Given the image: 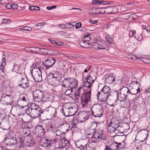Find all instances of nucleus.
Returning <instances> with one entry per match:
<instances>
[{
	"instance_id": "obj_33",
	"label": "nucleus",
	"mask_w": 150,
	"mask_h": 150,
	"mask_svg": "<svg viewBox=\"0 0 150 150\" xmlns=\"http://www.w3.org/2000/svg\"><path fill=\"white\" fill-rule=\"evenodd\" d=\"M91 80L89 78L85 79L84 81H85L84 84L85 87L90 88L92 85V83L94 81L92 80V82H91Z\"/></svg>"
},
{
	"instance_id": "obj_34",
	"label": "nucleus",
	"mask_w": 150,
	"mask_h": 150,
	"mask_svg": "<svg viewBox=\"0 0 150 150\" xmlns=\"http://www.w3.org/2000/svg\"><path fill=\"white\" fill-rule=\"evenodd\" d=\"M12 72H14L16 73H19L21 72L20 67L17 64L13 65V68L12 69Z\"/></svg>"
},
{
	"instance_id": "obj_32",
	"label": "nucleus",
	"mask_w": 150,
	"mask_h": 150,
	"mask_svg": "<svg viewBox=\"0 0 150 150\" xmlns=\"http://www.w3.org/2000/svg\"><path fill=\"white\" fill-rule=\"evenodd\" d=\"M79 44L82 47L88 48L90 47V44L87 42L83 40L79 42Z\"/></svg>"
},
{
	"instance_id": "obj_42",
	"label": "nucleus",
	"mask_w": 150,
	"mask_h": 150,
	"mask_svg": "<svg viewBox=\"0 0 150 150\" xmlns=\"http://www.w3.org/2000/svg\"><path fill=\"white\" fill-rule=\"evenodd\" d=\"M11 23V21L9 19H3L2 21L0 23V25L4 24H9Z\"/></svg>"
},
{
	"instance_id": "obj_44",
	"label": "nucleus",
	"mask_w": 150,
	"mask_h": 150,
	"mask_svg": "<svg viewBox=\"0 0 150 150\" xmlns=\"http://www.w3.org/2000/svg\"><path fill=\"white\" fill-rule=\"evenodd\" d=\"M55 133L56 135L57 136H62L63 135V136H64V135L65 134V133L64 132H62L59 130L57 129Z\"/></svg>"
},
{
	"instance_id": "obj_10",
	"label": "nucleus",
	"mask_w": 150,
	"mask_h": 150,
	"mask_svg": "<svg viewBox=\"0 0 150 150\" xmlns=\"http://www.w3.org/2000/svg\"><path fill=\"white\" fill-rule=\"evenodd\" d=\"M55 59L54 58L50 57L45 60L43 64L46 69H48L52 66L55 63Z\"/></svg>"
},
{
	"instance_id": "obj_46",
	"label": "nucleus",
	"mask_w": 150,
	"mask_h": 150,
	"mask_svg": "<svg viewBox=\"0 0 150 150\" xmlns=\"http://www.w3.org/2000/svg\"><path fill=\"white\" fill-rule=\"evenodd\" d=\"M31 52L36 54L38 53V51L40 50L38 47H31Z\"/></svg>"
},
{
	"instance_id": "obj_61",
	"label": "nucleus",
	"mask_w": 150,
	"mask_h": 150,
	"mask_svg": "<svg viewBox=\"0 0 150 150\" xmlns=\"http://www.w3.org/2000/svg\"><path fill=\"white\" fill-rule=\"evenodd\" d=\"M31 47H26L25 48V50L26 51L29 52H31Z\"/></svg>"
},
{
	"instance_id": "obj_59",
	"label": "nucleus",
	"mask_w": 150,
	"mask_h": 150,
	"mask_svg": "<svg viewBox=\"0 0 150 150\" xmlns=\"http://www.w3.org/2000/svg\"><path fill=\"white\" fill-rule=\"evenodd\" d=\"M86 146V145H80L79 146H78V147H79L81 149L83 150L85 149V147Z\"/></svg>"
},
{
	"instance_id": "obj_16",
	"label": "nucleus",
	"mask_w": 150,
	"mask_h": 150,
	"mask_svg": "<svg viewBox=\"0 0 150 150\" xmlns=\"http://www.w3.org/2000/svg\"><path fill=\"white\" fill-rule=\"evenodd\" d=\"M109 95L104 94L103 92H98L97 95L98 99L100 102H105L107 101Z\"/></svg>"
},
{
	"instance_id": "obj_45",
	"label": "nucleus",
	"mask_w": 150,
	"mask_h": 150,
	"mask_svg": "<svg viewBox=\"0 0 150 150\" xmlns=\"http://www.w3.org/2000/svg\"><path fill=\"white\" fill-rule=\"evenodd\" d=\"M49 130L50 131H52L54 132H55L57 130L56 127L52 125H50L48 128Z\"/></svg>"
},
{
	"instance_id": "obj_54",
	"label": "nucleus",
	"mask_w": 150,
	"mask_h": 150,
	"mask_svg": "<svg viewBox=\"0 0 150 150\" xmlns=\"http://www.w3.org/2000/svg\"><path fill=\"white\" fill-rule=\"evenodd\" d=\"M52 51H53V50L51 49H47L46 54L50 55H52V54H53Z\"/></svg>"
},
{
	"instance_id": "obj_14",
	"label": "nucleus",
	"mask_w": 150,
	"mask_h": 150,
	"mask_svg": "<svg viewBox=\"0 0 150 150\" xmlns=\"http://www.w3.org/2000/svg\"><path fill=\"white\" fill-rule=\"evenodd\" d=\"M56 142V140L55 139L52 140L47 139L41 141L40 142V144L43 147H48L53 146V143Z\"/></svg>"
},
{
	"instance_id": "obj_40",
	"label": "nucleus",
	"mask_w": 150,
	"mask_h": 150,
	"mask_svg": "<svg viewBox=\"0 0 150 150\" xmlns=\"http://www.w3.org/2000/svg\"><path fill=\"white\" fill-rule=\"evenodd\" d=\"M115 78L113 76H110L106 79V81L108 83H111L115 81Z\"/></svg>"
},
{
	"instance_id": "obj_17",
	"label": "nucleus",
	"mask_w": 150,
	"mask_h": 150,
	"mask_svg": "<svg viewBox=\"0 0 150 150\" xmlns=\"http://www.w3.org/2000/svg\"><path fill=\"white\" fill-rule=\"evenodd\" d=\"M46 113L47 115L50 117L56 116V109L51 106H49L46 109Z\"/></svg>"
},
{
	"instance_id": "obj_7",
	"label": "nucleus",
	"mask_w": 150,
	"mask_h": 150,
	"mask_svg": "<svg viewBox=\"0 0 150 150\" xmlns=\"http://www.w3.org/2000/svg\"><path fill=\"white\" fill-rule=\"evenodd\" d=\"M0 100L4 104L9 105L14 101L13 96V95H8L4 93L1 95Z\"/></svg>"
},
{
	"instance_id": "obj_2",
	"label": "nucleus",
	"mask_w": 150,
	"mask_h": 150,
	"mask_svg": "<svg viewBox=\"0 0 150 150\" xmlns=\"http://www.w3.org/2000/svg\"><path fill=\"white\" fill-rule=\"evenodd\" d=\"M3 142L7 145L12 146L15 145L17 142V139L14 132L9 131L3 141Z\"/></svg>"
},
{
	"instance_id": "obj_57",
	"label": "nucleus",
	"mask_w": 150,
	"mask_h": 150,
	"mask_svg": "<svg viewBox=\"0 0 150 150\" xmlns=\"http://www.w3.org/2000/svg\"><path fill=\"white\" fill-rule=\"evenodd\" d=\"M11 7L12 8H13L14 9H17L18 8V6L17 4H11Z\"/></svg>"
},
{
	"instance_id": "obj_1",
	"label": "nucleus",
	"mask_w": 150,
	"mask_h": 150,
	"mask_svg": "<svg viewBox=\"0 0 150 150\" xmlns=\"http://www.w3.org/2000/svg\"><path fill=\"white\" fill-rule=\"evenodd\" d=\"M43 112L40 107L34 103H32L30 106H28L26 111V114L33 118L40 117Z\"/></svg>"
},
{
	"instance_id": "obj_43",
	"label": "nucleus",
	"mask_w": 150,
	"mask_h": 150,
	"mask_svg": "<svg viewBox=\"0 0 150 150\" xmlns=\"http://www.w3.org/2000/svg\"><path fill=\"white\" fill-rule=\"evenodd\" d=\"M29 8L31 11H39L40 9V8L39 7L34 6H29Z\"/></svg>"
},
{
	"instance_id": "obj_30",
	"label": "nucleus",
	"mask_w": 150,
	"mask_h": 150,
	"mask_svg": "<svg viewBox=\"0 0 150 150\" xmlns=\"http://www.w3.org/2000/svg\"><path fill=\"white\" fill-rule=\"evenodd\" d=\"M20 99L21 100L23 101L24 103H26V105L28 104V98L27 94H23L20 95Z\"/></svg>"
},
{
	"instance_id": "obj_50",
	"label": "nucleus",
	"mask_w": 150,
	"mask_h": 150,
	"mask_svg": "<svg viewBox=\"0 0 150 150\" xmlns=\"http://www.w3.org/2000/svg\"><path fill=\"white\" fill-rule=\"evenodd\" d=\"M47 49L45 48L40 49V52L42 54H46Z\"/></svg>"
},
{
	"instance_id": "obj_19",
	"label": "nucleus",
	"mask_w": 150,
	"mask_h": 150,
	"mask_svg": "<svg viewBox=\"0 0 150 150\" xmlns=\"http://www.w3.org/2000/svg\"><path fill=\"white\" fill-rule=\"evenodd\" d=\"M105 12L107 14L115 13L118 12V9L115 6H107L105 7Z\"/></svg>"
},
{
	"instance_id": "obj_26",
	"label": "nucleus",
	"mask_w": 150,
	"mask_h": 150,
	"mask_svg": "<svg viewBox=\"0 0 150 150\" xmlns=\"http://www.w3.org/2000/svg\"><path fill=\"white\" fill-rule=\"evenodd\" d=\"M117 144L116 142L112 143L110 146L107 145L105 149V150H118Z\"/></svg>"
},
{
	"instance_id": "obj_60",
	"label": "nucleus",
	"mask_w": 150,
	"mask_h": 150,
	"mask_svg": "<svg viewBox=\"0 0 150 150\" xmlns=\"http://www.w3.org/2000/svg\"><path fill=\"white\" fill-rule=\"evenodd\" d=\"M117 144V148L118 149V150H123V146L121 144V145H118Z\"/></svg>"
},
{
	"instance_id": "obj_48",
	"label": "nucleus",
	"mask_w": 150,
	"mask_h": 150,
	"mask_svg": "<svg viewBox=\"0 0 150 150\" xmlns=\"http://www.w3.org/2000/svg\"><path fill=\"white\" fill-rule=\"evenodd\" d=\"M98 43L96 42H93L91 45V46L96 50H98Z\"/></svg>"
},
{
	"instance_id": "obj_23",
	"label": "nucleus",
	"mask_w": 150,
	"mask_h": 150,
	"mask_svg": "<svg viewBox=\"0 0 150 150\" xmlns=\"http://www.w3.org/2000/svg\"><path fill=\"white\" fill-rule=\"evenodd\" d=\"M61 138L59 139V145L61 146L59 147L62 148L63 147H65L67 148L66 147V145L68 144L69 142L66 139L65 137H63L62 136H61Z\"/></svg>"
},
{
	"instance_id": "obj_22",
	"label": "nucleus",
	"mask_w": 150,
	"mask_h": 150,
	"mask_svg": "<svg viewBox=\"0 0 150 150\" xmlns=\"http://www.w3.org/2000/svg\"><path fill=\"white\" fill-rule=\"evenodd\" d=\"M23 134L24 138L31 137L30 129L29 127H25L23 128Z\"/></svg>"
},
{
	"instance_id": "obj_58",
	"label": "nucleus",
	"mask_w": 150,
	"mask_h": 150,
	"mask_svg": "<svg viewBox=\"0 0 150 150\" xmlns=\"http://www.w3.org/2000/svg\"><path fill=\"white\" fill-rule=\"evenodd\" d=\"M23 28H24V30L29 31L32 30V28L26 26L25 27H23Z\"/></svg>"
},
{
	"instance_id": "obj_36",
	"label": "nucleus",
	"mask_w": 150,
	"mask_h": 150,
	"mask_svg": "<svg viewBox=\"0 0 150 150\" xmlns=\"http://www.w3.org/2000/svg\"><path fill=\"white\" fill-rule=\"evenodd\" d=\"M110 123H112L113 125H115V126H118L119 124V120L117 119H116L115 117H113L110 122Z\"/></svg>"
},
{
	"instance_id": "obj_53",
	"label": "nucleus",
	"mask_w": 150,
	"mask_h": 150,
	"mask_svg": "<svg viewBox=\"0 0 150 150\" xmlns=\"http://www.w3.org/2000/svg\"><path fill=\"white\" fill-rule=\"evenodd\" d=\"M44 24L43 23H38L35 26L37 27L38 29L41 28L44 25Z\"/></svg>"
},
{
	"instance_id": "obj_41",
	"label": "nucleus",
	"mask_w": 150,
	"mask_h": 150,
	"mask_svg": "<svg viewBox=\"0 0 150 150\" xmlns=\"http://www.w3.org/2000/svg\"><path fill=\"white\" fill-rule=\"evenodd\" d=\"M108 132L111 133L115 132L116 130V128H114V127H112L109 125H108Z\"/></svg>"
},
{
	"instance_id": "obj_12",
	"label": "nucleus",
	"mask_w": 150,
	"mask_h": 150,
	"mask_svg": "<svg viewBox=\"0 0 150 150\" xmlns=\"http://www.w3.org/2000/svg\"><path fill=\"white\" fill-rule=\"evenodd\" d=\"M18 83L19 86L25 89L28 88L30 86L29 81L26 76L21 79V80L19 81Z\"/></svg>"
},
{
	"instance_id": "obj_15",
	"label": "nucleus",
	"mask_w": 150,
	"mask_h": 150,
	"mask_svg": "<svg viewBox=\"0 0 150 150\" xmlns=\"http://www.w3.org/2000/svg\"><path fill=\"white\" fill-rule=\"evenodd\" d=\"M93 134L92 136V138L95 139H99L103 140H105V137L103 134L102 131L99 130L96 132L93 133Z\"/></svg>"
},
{
	"instance_id": "obj_31",
	"label": "nucleus",
	"mask_w": 150,
	"mask_h": 150,
	"mask_svg": "<svg viewBox=\"0 0 150 150\" xmlns=\"http://www.w3.org/2000/svg\"><path fill=\"white\" fill-rule=\"evenodd\" d=\"M110 88L105 85L104 86L101 90L100 92H103L104 94H107L108 95H110Z\"/></svg>"
},
{
	"instance_id": "obj_62",
	"label": "nucleus",
	"mask_w": 150,
	"mask_h": 150,
	"mask_svg": "<svg viewBox=\"0 0 150 150\" xmlns=\"http://www.w3.org/2000/svg\"><path fill=\"white\" fill-rule=\"evenodd\" d=\"M66 28H72L71 23H66Z\"/></svg>"
},
{
	"instance_id": "obj_13",
	"label": "nucleus",
	"mask_w": 150,
	"mask_h": 150,
	"mask_svg": "<svg viewBox=\"0 0 150 150\" xmlns=\"http://www.w3.org/2000/svg\"><path fill=\"white\" fill-rule=\"evenodd\" d=\"M35 132L37 137L41 138L44 136L45 130L42 126L38 125L36 127Z\"/></svg>"
},
{
	"instance_id": "obj_9",
	"label": "nucleus",
	"mask_w": 150,
	"mask_h": 150,
	"mask_svg": "<svg viewBox=\"0 0 150 150\" xmlns=\"http://www.w3.org/2000/svg\"><path fill=\"white\" fill-rule=\"evenodd\" d=\"M34 80L36 82L40 81L42 80V73L40 69H35L31 72Z\"/></svg>"
},
{
	"instance_id": "obj_3",
	"label": "nucleus",
	"mask_w": 150,
	"mask_h": 150,
	"mask_svg": "<svg viewBox=\"0 0 150 150\" xmlns=\"http://www.w3.org/2000/svg\"><path fill=\"white\" fill-rule=\"evenodd\" d=\"M77 81L71 78H65L63 81L62 86L67 88H76L77 86Z\"/></svg>"
},
{
	"instance_id": "obj_27",
	"label": "nucleus",
	"mask_w": 150,
	"mask_h": 150,
	"mask_svg": "<svg viewBox=\"0 0 150 150\" xmlns=\"http://www.w3.org/2000/svg\"><path fill=\"white\" fill-rule=\"evenodd\" d=\"M120 93H122L125 95L127 96L128 93H129L132 95H134V93H132L130 91L129 88L126 87H123L121 89L120 91Z\"/></svg>"
},
{
	"instance_id": "obj_39",
	"label": "nucleus",
	"mask_w": 150,
	"mask_h": 150,
	"mask_svg": "<svg viewBox=\"0 0 150 150\" xmlns=\"http://www.w3.org/2000/svg\"><path fill=\"white\" fill-rule=\"evenodd\" d=\"M122 127L124 132L127 131L129 128V125L128 123H124Z\"/></svg>"
},
{
	"instance_id": "obj_51",
	"label": "nucleus",
	"mask_w": 150,
	"mask_h": 150,
	"mask_svg": "<svg viewBox=\"0 0 150 150\" xmlns=\"http://www.w3.org/2000/svg\"><path fill=\"white\" fill-rule=\"evenodd\" d=\"M105 7L101 8H99L98 12L99 14H106V12H105Z\"/></svg>"
},
{
	"instance_id": "obj_28",
	"label": "nucleus",
	"mask_w": 150,
	"mask_h": 150,
	"mask_svg": "<svg viewBox=\"0 0 150 150\" xmlns=\"http://www.w3.org/2000/svg\"><path fill=\"white\" fill-rule=\"evenodd\" d=\"M62 78L58 77V79H52V85L53 86H58L61 82Z\"/></svg>"
},
{
	"instance_id": "obj_4",
	"label": "nucleus",
	"mask_w": 150,
	"mask_h": 150,
	"mask_svg": "<svg viewBox=\"0 0 150 150\" xmlns=\"http://www.w3.org/2000/svg\"><path fill=\"white\" fill-rule=\"evenodd\" d=\"M62 111L66 116H71L76 112V108L71 106L70 104H65L62 108Z\"/></svg>"
},
{
	"instance_id": "obj_20",
	"label": "nucleus",
	"mask_w": 150,
	"mask_h": 150,
	"mask_svg": "<svg viewBox=\"0 0 150 150\" xmlns=\"http://www.w3.org/2000/svg\"><path fill=\"white\" fill-rule=\"evenodd\" d=\"M99 8H90L89 10V15L91 17H96L99 14L98 12Z\"/></svg>"
},
{
	"instance_id": "obj_6",
	"label": "nucleus",
	"mask_w": 150,
	"mask_h": 150,
	"mask_svg": "<svg viewBox=\"0 0 150 150\" xmlns=\"http://www.w3.org/2000/svg\"><path fill=\"white\" fill-rule=\"evenodd\" d=\"M92 115L94 117H100L102 115L103 110L100 105H96L92 107Z\"/></svg>"
},
{
	"instance_id": "obj_63",
	"label": "nucleus",
	"mask_w": 150,
	"mask_h": 150,
	"mask_svg": "<svg viewBox=\"0 0 150 150\" xmlns=\"http://www.w3.org/2000/svg\"><path fill=\"white\" fill-rule=\"evenodd\" d=\"M79 66L80 67L82 68H85L86 67V65L84 63H80L79 64Z\"/></svg>"
},
{
	"instance_id": "obj_56",
	"label": "nucleus",
	"mask_w": 150,
	"mask_h": 150,
	"mask_svg": "<svg viewBox=\"0 0 150 150\" xmlns=\"http://www.w3.org/2000/svg\"><path fill=\"white\" fill-rule=\"evenodd\" d=\"M54 150H67V149L65 147H63L62 148L59 147L55 148Z\"/></svg>"
},
{
	"instance_id": "obj_29",
	"label": "nucleus",
	"mask_w": 150,
	"mask_h": 150,
	"mask_svg": "<svg viewBox=\"0 0 150 150\" xmlns=\"http://www.w3.org/2000/svg\"><path fill=\"white\" fill-rule=\"evenodd\" d=\"M137 134H139L142 136H143L144 137H146L144 139L145 140L147 137L148 135V131L145 129H142L138 131L137 132Z\"/></svg>"
},
{
	"instance_id": "obj_18",
	"label": "nucleus",
	"mask_w": 150,
	"mask_h": 150,
	"mask_svg": "<svg viewBox=\"0 0 150 150\" xmlns=\"http://www.w3.org/2000/svg\"><path fill=\"white\" fill-rule=\"evenodd\" d=\"M131 86L132 89H134L136 90V93H134V95H136L140 92V84L138 82L133 81L131 83Z\"/></svg>"
},
{
	"instance_id": "obj_35",
	"label": "nucleus",
	"mask_w": 150,
	"mask_h": 150,
	"mask_svg": "<svg viewBox=\"0 0 150 150\" xmlns=\"http://www.w3.org/2000/svg\"><path fill=\"white\" fill-rule=\"evenodd\" d=\"M83 91V89L82 87H80L78 88L77 90L74 93V96L76 99H78L79 97L80 94Z\"/></svg>"
},
{
	"instance_id": "obj_24",
	"label": "nucleus",
	"mask_w": 150,
	"mask_h": 150,
	"mask_svg": "<svg viewBox=\"0 0 150 150\" xmlns=\"http://www.w3.org/2000/svg\"><path fill=\"white\" fill-rule=\"evenodd\" d=\"M116 94L117 95L116 100H120L121 102H125L127 97L126 95H124L122 93H120L119 94L118 92L116 91L115 92Z\"/></svg>"
},
{
	"instance_id": "obj_64",
	"label": "nucleus",
	"mask_w": 150,
	"mask_h": 150,
	"mask_svg": "<svg viewBox=\"0 0 150 150\" xmlns=\"http://www.w3.org/2000/svg\"><path fill=\"white\" fill-rule=\"evenodd\" d=\"M72 91V90H71L70 89H68L65 92V94L67 95H69L71 93Z\"/></svg>"
},
{
	"instance_id": "obj_25",
	"label": "nucleus",
	"mask_w": 150,
	"mask_h": 150,
	"mask_svg": "<svg viewBox=\"0 0 150 150\" xmlns=\"http://www.w3.org/2000/svg\"><path fill=\"white\" fill-rule=\"evenodd\" d=\"M92 3L94 4L100 5L112 4L113 3L111 1H105L103 0L101 1L98 0H93L92 1Z\"/></svg>"
},
{
	"instance_id": "obj_47",
	"label": "nucleus",
	"mask_w": 150,
	"mask_h": 150,
	"mask_svg": "<svg viewBox=\"0 0 150 150\" xmlns=\"http://www.w3.org/2000/svg\"><path fill=\"white\" fill-rule=\"evenodd\" d=\"M90 34H88L87 35H85L83 37V40L87 42H88L91 40V37L90 36Z\"/></svg>"
},
{
	"instance_id": "obj_38",
	"label": "nucleus",
	"mask_w": 150,
	"mask_h": 150,
	"mask_svg": "<svg viewBox=\"0 0 150 150\" xmlns=\"http://www.w3.org/2000/svg\"><path fill=\"white\" fill-rule=\"evenodd\" d=\"M52 75L53 76L52 79H58V77L62 78V75H61L60 73L59 72H55L52 73Z\"/></svg>"
},
{
	"instance_id": "obj_37",
	"label": "nucleus",
	"mask_w": 150,
	"mask_h": 150,
	"mask_svg": "<svg viewBox=\"0 0 150 150\" xmlns=\"http://www.w3.org/2000/svg\"><path fill=\"white\" fill-rule=\"evenodd\" d=\"M116 129L115 132L117 134L118 133L123 134L124 132L122 127L120 126H118Z\"/></svg>"
},
{
	"instance_id": "obj_52",
	"label": "nucleus",
	"mask_w": 150,
	"mask_h": 150,
	"mask_svg": "<svg viewBox=\"0 0 150 150\" xmlns=\"http://www.w3.org/2000/svg\"><path fill=\"white\" fill-rule=\"evenodd\" d=\"M38 65H37L36 64H33L32 65L31 67L30 68H32V69H31V72H32L33 70H34V69L35 70H36V69H40L39 68V66H38Z\"/></svg>"
},
{
	"instance_id": "obj_55",
	"label": "nucleus",
	"mask_w": 150,
	"mask_h": 150,
	"mask_svg": "<svg viewBox=\"0 0 150 150\" xmlns=\"http://www.w3.org/2000/svg\"><path fill=\"white\" fill-rule=\"evenodd\" d=\"M81 23L80 22H78L76 24V29H78L81 27Z\"/></svg>"
},
{
	"instance_id": "obj_5",
	"label": "nucleus",
	"mask_w": 150,
	"mask_h": 150,
	"mask_svg": "<svg viewBox=\"0 0 150 150\" xmlns=\"http://www.w3.org/2000/svg\"><path fill=\"white\" fill-rule=\"evenodd\" d=\"M91 91L82 93L80 98L83 107L86 106L90 102Z\"/></svg>"
},
{
	"instance_id": "obj_49",
	"label": "nucleus",
	"mask_w": 150,
	"mask_h": 150,
	"mask_svg": "<svg viewBox=\"0 0 150 150\" xmlns=\"http://www.w3.org/2000/svg\"><path fill=\"white\" fill-rule=\"evenodd\" d=\"M135 32L136 31L135 30H130L129 32V35L130 37H133L136 38Z\"/></svg>"
},
{
	"instance_id": "obj_11",
	"label": "nucleus",
	"mask_w": 150,
	"mask_h": 150,
	"mask_svg": "<svg viewBox=\"0 0 150 150\" xmlns=\"http://www.w3.org/2000/svg\"><path fill=\"white\" fill-rule=\"evenodd\" d=\"M88 117V114L84 112H79L77 117V120L81 122H85Z\"/></svg>"
},
{
	"instance_id": "obj_8",
	"label": "nucleus",
	"mask_w": 150,
	"mask_h": 150,
	"mask_svg": "<svg viewBox=\"0 0 150 150\" xmlns=\"http://www.w3.org/2000/svg\"><path fill=\"white\" fill-rule=\"evenodd\" d=\"M33 96L35 101L38 102L42 101L44 97L43 91L38 89L33 92Z\"/></svg>"
},
{
	"instance_id": "obj_21",
	"label": "nucleus",
	"mask_w": 150,
	"mask_h": 150,
	"mask_svg": "<svg viewBox=\"0 0 150 150\" xmlns=\"http://www.w3.org/2000/svg\"><path fill=\"white\" fill-rule=\"evenodd\" d=\"M24 141L25 142V145L28 146H32L35 144V140L30 137L24 138Z\"/></svg>"
}]
</instances>
